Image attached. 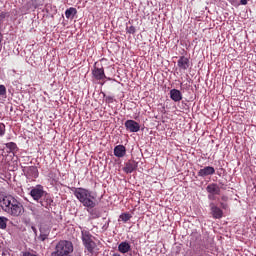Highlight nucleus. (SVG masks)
Listing matches in <instances>:
<instances>
[{
  "instance_id": "1",
  "label": "nucleus",
  "mask_w": 256,
  "mask_h": 256,
  "mask_svg": "<svg viewBox=\"0 0 256 256\" xmlns=\"http://www.w3.org/2000/svg\"><path fill=\"white\" fill-rule=\"evenodd\" d=\"M71 192H73L74 196L83 207L87 208V211L93 219H98L101 215L97 212L96 209H93L97 206L96 204V196L86 188H71Z\"/></svg>"
},
{
  "instance_id": "2",
  "label": "nucleus",
  "mask_w": 256,
  "mask_h": 256,
  "mask_svg": "<svg viewBox=\"0 0 256 256\" xmlns=\"http://www.w3.org/2000/svg\"><path fill=\"white\" fill-rule=\"evenodd\" d=\"M0 203L2 210L12 217H20L24 213L23 204L11 195L3 197Z\"/></svg>"
},
{
  "instance_id": "3",
  "label": "nucleus",
  "mask_w": 256,
  "mask_h": 256,
  "mask_svg": "<svg viewBox=\"0 0 256 256\" xmlns=\"http://www.w3.org/2000/svg\"><path fill=\"white\" fill-rule=\"evenodd\" d=\"M81 235L84 248H86L88 253L92 254L97 247V244L94 241L95 237L87 230H82Z\"/></svg>"
},
{
  "instance_id": "4",
  "label": "nucleus",
  "mask_w": 256,
  "mask_h": 256,
  "mask_svg": "<svg viewBox=\"0 0 256 256\" xmlns=\"http://www.w3.org/2000/svg\"><path fill=\"white\" fill-rule=\"evenodd\" d=\"M48 193L44 191V188L42 185H37L36 187L31 189L30 195L33 200L40 201L45 195Z\"/></svg>"
},
{
  "instance_id": "5",
  "label": "nucleus",
  "mask_w": 256,
  "mask_h": 256,
  "mask_svg": "<svg viewBox=\"0 0 256 256\" xmlns=\"http://www.w3.org/2000/svg\"><path fill=\"white\" fill-rule=\"evenodd\" d=\"M27 179H37L39 172L36 166H28L22 169Z\"/></svg>"
},
{
  "instance_id": "6",
  "label": "nucleus",
  "mask_w": 256,
  "mask_h": 256,
  "mask_svg": "<svg viewBox=\"0 0 256 256\" xmlns=\"http://www.w3.org/2000/svg\"><path fill=\"white\" fill-rule=\"evenodd\" d=\"M124 126L130 133H138L140 131V124L134 120L125 121Z\"/></svg>"
},
{
  "instance_id": "7",
  "label": "nucleus",
  "mask_w": 256,
  "mask_h": 256,
  "mask_svg": "<svg viewBox=\"0 0 256 256\" xmlns=\"http://www.w3.org/2000/svg\"><path fill=\"white\" fill-rule=\"evenodd\" d=\"M210 210L212 218L214 219H221L224 216L223 210H221L217 205L214 204V202L210 203Z\"/></svg>"
},
{
  "instance_id": "8",
  "label": "nucleus",
  "mask_w": 256,
  "mask_h": 256,
  "mask_svg": "<svg viewBox=\"0 0 256 256\" xmlns=\"http://www.w3.org/2000/svg\"><path fill=\"white\" fill-rule=\"evenodd\" d=\"M92 74H93V77L98 81H101L107 78V76H105V71L103 67L101 68L94 67Z\"/></svg>"
},
{
  "instance_id": "9",
  "label": "nucleus",
  "mask_w": 256,
  "mask_h": 256,
  "mask_svg": "<svg viewBox=\"0 0 256 256\" xmlns=\"http://www.w3.org/2000/svg\"><path fill=\"white\" fill-rule=\"evenodd\" d=\"M126 153H127L126 146L118 145V146L114 147L113 154H114V156H116L117 158H123V157H125V156H126Z\"/></svg>"
},
{
  "instance_id": "10",
  "label": "nucleus",
  "mask_w": 256,
  "mask_h": 256,
  "mask_svg": "<svg viewBox=\"0 0 256 256\" xmlns=\"http://www.w3.org/2000/svg\"><path fill=\"white\" fill-rule=\"evenodd\" d=\"M190 67V60L185 56H180L178 60V68L181 70H188Z\"/></svg>"
},
{
  "instance_id": "11",
  "label": "nucleus",
  "mask_w": 256,
  "mask_h": 256,
  "mask_svg": "<svg viewBox=\"0 0 256 256\" xmlns=\"http://www.w3.org/2000/svg\"><path fill=\"white\" fill-rule=\"evenodd\" d=\"M137 168H138L137 162L129 161V162H126L125 167L123 168V171L126 174H132Z\"/></svg>"
},
{
  "instance_id": "12",
  "label": "nucleus",
  "mask_w": 256,
  "mask_h": 256,
  "mask_svg": "<svg viewBox=\"0 0 256 256\" xmlns=\"http://www.w3.org/2000/svg\"><path fill=\"white\" fill-rule=\"evenodd\" d=\"M206 192H208V194L220 195L221 188L217 183H210L206 186Z\"/></svg>"
},
{
  "instance_id": "13",
  "label": "nucleus",
  "mask_w": 256,
  "mask_h": 256,
  "mask_svg": "<svg viewBox=\"0 0 256 256\" xmlns=\"http://www.w3.org/2000/svg\"><path fill=\"white\" fill-rule=\"evenodd\" d=\"M169 97H171V99L174 102H181V100L183 99L182 92L180 90H177V89L170 90L169 91Z\"/></svg>"
},
{
  "instance_id": "14",
  "label": "nucleus",
  "mask_w": 256,
  "mask_h": 256,
  "mask_svg": "<svg viewBox=\"0 0 256 256\" xmlns=\"http://www.w3.org/2000/svg\"><path fill=\"white\" fill-rule=\"evenodd\" d=\"M214 174H215V168L211 167V166L204 167L198 171L199 177H206V176L214 175Z\"/></svg>"
},
{
  "instance_id": "15",
  "label": "nucleus",
  "mask_w": 256,
  "mask_h": 256,
  "mask_svg": "<svg viewBox=\"0 0 256 256\" xmlns=\"http://www.w3.org/2000/svg\"><path fill=\"white\" fill-rule=\"evenodd\" d=\"M40 205H42V207L48 208L51 206V204L53 203V198L50 197V194H45V196H43L40 200Z\"/></svg>"
},
{
  "instance_id": "16",
  "label": "nucleus",
  "mask_w": 256,
  "mask_h": 256,
  "mask_svg": "<svg viewBox=\"0 0 256 256\" xmlns=\"http://www.w3.org/2000/svg\"><path fill=\"white\" fill-rule=\"evenodd\" d=\"M131 250L132 246L127 241H124L118 245V251L122 254H126Z\"/></svg>"
},
{
  "instance_id": "17",
  "label": "nucleus",
  "mask_w": 256,
  "mask_h": 256,
  "mask_svg": "<svg viewBox=\"0 0 256 256\" xmlns=\"http://www.w3.org/2000/svg\"><path fill=\"white\" fill-rule=\"evenodd\" d=\"M78 11L77 9L71 7L67 10H65V17H67V19H73L75 15H77Z\"/></svg>"
},
{
  "instance_id": "18",
  "label": "nucleus",
  "mask_w": 256,
  "mask_h": 256,
  "mask_svg": "<svg viewBox=\"0 0 256 256\" xmlns=\"http://www.w3.org/2000/svg\"><path fill=\"white\" fill-rule=\"evenodd\" d=\"M49 237V231L43 232L42 229H40V235L38 236V240L41 242H44L48 239Z\"/></svg>"
},
{
  "instance_id": "19",
  "label": "nucleus",
  "mask_w": 256,
  "mask_h": 256,
  "mask_svg": "<svg viewBox=\"0 0 256 256\" xmlns=\"http://www.w3.org/2000/svg\"><path fill=\"white\" fill-rule=\"evenodd\" d=\"M119 219L126 223L132 219V215L129 213H122V215L119 216Z\"/></svg>"
},
{
  "instance_id": "20",
  "label": "nucleus",
  "mask_w": 256,
  "mask_h": 256,
  "mask_svg": "<svg viewBox=\"0 0 256 256\" xmlns=\"http://www.w3.org/2000/svg\"><path fill=\"white\" fill-rule=\"evenodd\" d=\"M7 221L6 217H0V229L4 230L7 228Z\"/></svg>"
},
{
  "instance_id": "21",
  "label": "nucleus",
  "mask_w": 256,
  "mask_h": 256,
  "mask_svg": "<svg viewBox=\"0 0 256 256\" xmlns=\"http://www.w3.org/2000/svg\"><path fill=\"white\" fill-rule=\"evenodd\" d=\"M7 149H9L10 151H14L17 150V144H15L14 142H8L6 144Z\"/></svg>"
},
{
  "instance_id": "22",
  "label": "nucleus",
  "mask_w": 256,
  "mask_h": 256,
  "mask_svg": "<svg viewBox=\"0 0 256 256\" xmlns=\"http://www.w3.org/2000/svg\"><path fill=\"white\" fill-rule=\"evenodd\" d=\"M6 134V126L4 123L0 122V137H4Z\"/></svg>"
},
{
  "instance_id": "23",
  "label": "nucleus",
  "mask_w": 256,
  "mask_h": 256,
  "mask_svg": "<svg viewBox=\"0 0 256 256\" xmlns=\"http://www.w3.org/2000/svg\"><path fill=\"white\" fill-rule=\"evenodd\" d=\"M135 32H136V28L133 25L126 27V33L135 34Z\"/></svg>"
},
{
  "instance_id": "24",
  "label": "nucleus",
  "mask_w": 256,
  "mask_h": 256,
  "mask_svg": "<svg viewBox=\"0 0 256 256\" xmlns=\"http://www.w3.org/2000/svg\"><path fill=\"white\" fill-rule=\"evenodd\" d=\"M6 95V87L4 85L0 86V96Z\"/></svg>"
},
{
  "instance_id": "25",
  "label": "nucleus",
  "mask_w": 256,
  "mask_h": 256,
  "mask_svg": "<svg viewBox=\"0 0 256 256\" xmlns=\"http://www.w3.org/2000/svg\"><path fill=\"white\" fill-rule=\"evenodd\" d=\"M106 103L107 104H112L114 103V98L112 96H107L106 97Z\"/></svg>"
},
{
  "instance_id": "26",
  "label": "nucleus",
  "mask_w": 256,
  "mask_h": 256,
  "mask_svg": "<svg viewBox=\"0 0 256 256\" xmlns=\"http://www.w3.org/2000/svg\"><path fill=\"white\" fill-rule=\"evenodd\" d=\"M215 196H218V194H208V199L210 201H215V200H217V198Z\"/></svg>"
},
{
  "instance_id": "27",
  "label": "nucleus",
  "mask_w": 256,
  "mask_h": 256,
  "mask_svg": "<svg viewBox=\"0 0 256 256\" xmlns=\"http://www.w3.org/2000/svg\"><path fill=\"white\" fill-rule=\"evenodd\" d=\"M5 18H6V13H5V12H2V13L0 14V21L3 20V19H5Z\"/></svg>"
},
{
  "instance_id": "28",
  "label": "nucleus",
  "mask_w": 256,
  "mask_h": 256,
  "mask_svg": "<svg viewBox=\"0 0 256 256\" xmlns=\"http://www.w3.org/2000/svg\"><path fill=\"white\" fill-rule=\"evenodd\" d=\"M240 3H241V5H247L248 4V0H240Z\"/></svg>"
},
{
  "instance_id": "29",
  "label": "nucleus",
  "mask_w": 256,
  "mask_h": 256,
  "mask_svg": "<svg viewBox=\"0 0 256 256\" xmlns=\"http://www.w3.org/2000/svg\"><path fill=\"white\" fill-rule=\"evenodd\" d=\"M221 207H222V209L226 210L227 209V204L221 203Z\"/></svg>"
},
{
  "instance_id": "30",
  "label": "nucleus",
  "mask_w": 256,
  "mask_h": 256,
  "mask_svg": "<svg viewBox=\"0 0 256 256\" xmlns=\"http://www.w3.org/2000/svg\"><path fill=\"white\" fill-rule=\"evenodd\" d=\"M1 42H2V34L0 32V44H1Z\"/></svg>"
},
{
  "instance_id": "31",
  "label": "nucleus",
  "mask_w": 256,
  "mask_h": 256,
  "mask_svg": "<svg viewBox=\"0 0 256 256\" xmlns=\"http://www.w3.org/2000/svg\"><path fill=\"white\" fill-rule=\"evenodd\" d=\"M113 256H121L120 254L118 253H114Z\"/></svg>"
},
{
  "instance_id": "32",
  "label": "nucleus",
  "mask_w": 256,
  "mask_h": 256,
  "mask_svg": "<svg viewBox=\"0 0 256 256\" xmlns=\"http://www.w3.org/2000/svg\"><path fill=\"white\" fill-rule=\"evenodd\" d=\"M222 200H225V197H222Z\"/></svg>"
}]
</instances>
